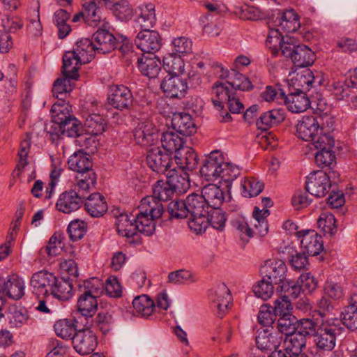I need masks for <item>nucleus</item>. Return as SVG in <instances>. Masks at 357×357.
<instances>
[{
  "label": "nucleus",
  "instance_id": "nucleus-1",
  "mask_svg": "<svg viewBox=\"0 0 357 357\" xmlns=\"http://www.w3.org/2000/svg\"><path fill=\"white\" fill-rule=\"evenodd\" d=\"M153 198L144 197L139 206V212L134 216L137 233L151 236L155 229V219L161 217L164 207L153 201Z\"/></svg>",
  "mask_w": 357,
  "mask_h": 357
},
{
  "label": "nucleus",
  "instance_id": "nucleus-2",
  "mask_svg": "<svg viewBox=\"0 0 357 357\" xmlns=\"http://www.w3.org/2000/svg\"><path fill=\"white\" fill-rule=\"evenodd\" d=\"M344 329L337 319L323 320L314 337L313 342L317 350L321 353L332 351L336 345V340Z\"/></svg>",
  "mask_w": 357,
  "mask_h": 357
},
{
  "label": "nucleus",
  "instance_id": "nucleus-3",
  "mask_svg": "<svg viewBox=\"0 0 357 357\" xmlns=\"http://www.w3.org/2000/svg\"><path fill=\"white\" fill-rule=\"evenodd\" d=\"M69 168L78 173L76 176L77 186L81 189H94L96 174L92 169L89 155L82 152L75 153L68 161Z\"/></svg>",
  "mask_w": 357,
  "mask_h": 357
},
{
  "label": "nucleus",
  "instance_id": "nucleus-4",
  "mask_svg": "<svg viewBox=\"0 0 357 357\" xmlns=\"http://www.w3.org/2000/svg\"><path fill=\"white\" fill-rule=\"evenodd\" d=\"M296 127L298 137L304 141L311 142L312 146L317 144L320 146V144H324V142H328L329 144L333 143V137L329 133H323L324 128L320 127L314 116H303L298 121Z\"/></svg>",
  "mask_w": 357,
  "mask_h": 357
},
{
  "label": "nucleus",
  "instance_id": "nucleus-5",
  "mask_svg": "<svg viewBox=\"0 0 357 357\" xmlns=\"http://www.w3.org/2000/svg\"><path fill=\"white\" fill-rule=\"evenodd\" d=\"M91 190H82L76 183L73 190L65 191L60 195L56 204L57 210L67 214L77 211L82 206L86 195Z\"/></svg>",
  "mask_w": 357,
  "mask_h": 357
},
{
  "label": "nucleus",
  "instance_id": "nucleus-6",
  "mask_svg": "<svg viewBox=\"0 0 357 357\" xmlns=\"http://www.w3.org/2000/svg\"><path fill=\"white\" fill-rule=\"evenodd\" d=\"M306 346V339L297 333L282 336L280 349L273 351L268 357H307L302 349Z\"/></svg>",
  "mask_w": 357,
  "mask_h": 357
},
{
  "label": "nucleus",
  "instance_id": "nucleus-7",
  "mask_svg": "<svg viewBox=\"0 0 357 357\" xmlns=\"http://www.w3.org/2000/svg\"><path fill=\"white\" fill-rule=\"evenodd\" d=\"M97 298L88 294H81L77 301V309L79 315L75 319L77 324L84 327L93 326V317L98 309Z\"/></svg>",
  "mask_w": 357,
  "mask_h": 357
},
{
  "label": "nucleus",
  "instance_id": "nucleus-8",
  "mask_svg": "<svg viewBox=\"0 0 357 357\" xmlns=\"http://www.w3.org/2000/svg\"><path fill=\"white\" fill-rule=\"evenodd\" d=\"M78 329L73 337V344L75 350L80 355H89L96 348L97 337L91 330V327H84Z\"/></svg>",
  "mask_w": 357,
  "mask_h": 357
},
{
  "label": "nucleus",
  "instance_id": "nucleus-9",
  "mask_svg": "<svg viewBox=\"0 0 357 357\" xmlns=\"http://www.w3.org/2000/svg\"><path fill=\"white\" fill-rule=\"evenodd\" d=\"M332 186L331 176L323 171H316L310 174L305 182L306 190L317 197H324Z\"/></svg>",
  "mask_w": 357,
  "mask_h": 357
},
{
  "label": "nucleus",
  "instance_id": "nucleus-10",
  "mask_svg": "<svg viewBox=\"0 0 357 357\" xmlns=\"http://www.w3.org/2000/svg\"><path fill=\"white\" fill-rule=\"evenodd\" d=\"M133 137L137 144L142 146L153 145L158 139V130L149 119H143L137 123L133 130Z\"/></svg>",
  "mask_w": 357,
  "mask_h": 357
},
{
  "label": "nucleus",
  "instance_id": "nucleus-11",
  "mask_svg": "<svg viewBox=\"0 0 357 357\" xmlns=\"http://www.w3.org/2000/svg\"><path fill=\"white\" fill-rule=\"evenodd\" d=\"M211 307L216 310V314L222 317L227 310L229 303L231 299L230 291L224 283H220L212 288L208 294Z\"/></svg>",
  "mask_w": 357,
  "mask_h": 357
},
{
  "label": "nucleus",
  "instance_id": "nucleus-12",
  "mask_svg": "<svg viewBox=\"0 0 357 357\" xmlns=\"http://www.w3.org/2000/svg\"><path fill=\"white\" fill-rule=\"evenodd\" d=\"M135 43L141 51L154 54L162 46V38L156 31L141 30L136 36Z\"/></svg>",
  "mask_w": 357,
  "mask_h": 357
},
{
  "label": "nucleus",
  "instance_id": "nucleus-13",
  "mask_svg": "<svg viewBox=\"0 0 357 357\" xmlns=\"http://www.w3.org/2000/svg\"><path fill=\"white\" fill-rule=\"evenodd\" d=\"M256 345L259 349L271 354L280 349L282 342V335L278 331H275L274 327L259 331L255 337Z\"/></svg>",
  "mask_w": 357,
  "mask_h": 357
},
{
  "label": "nucleus",
  "instance_id": "nucleus-14",
  "mask_svg": "<svg viewBox=\"0 0 357 357\" xmlns=\"http://www.w3.org/2000/svg\"><path fill=\"white\" fill-rule=\"evenodd\" d=\"M148 166L158 174H167L173 164L171 155L159 147L150 149L146 155Z\"/></svg>",
  "mask_w": 357,
  "mask_h": 357
},
{
  "label": "nucleus",
  "instance_id": "nucleus-15",
  "mask_svg": "<svg viewBox=\"0 0 357 357\" xmlns=\"http://www.w3.org/2000/svg\"><path fill=\"white\" fill-rule=\"evenodd\" d=\"M107 101L114 108L123 110L128 109L132 105L133 96L127 86L113 85L109 88Z\"/></svg>",
  "mask_w": 357,
  "mask_h": 357
},
{
  "label": "nucleus",
  "instance_id": "nucleus-16",
  "mask_svg": "<svg viewBox=\"0 0 357 357\" xmlns=\"http://www.w3.org/2000/svg\"><path fill=\"white\" fill-rule=\"evenodd\" d=\"M301 246L305 253L317 256L324 249L322 238L314 230H301L297 232Z\"/></svg>",
  "mask_w": 357,
  "mask_h": 357
},
{
  "label": "nucleus",
  "instance_id": "nucleus-17",
  "mask_svg": "<svg viewBox=\"0 0 357 357\" xmlns=\"http://www.w3.org/2000/svg\"><path fill=\"white\" fill-rule=\"evenodd\" d=\"M281 100L293 113H300L307 110L311 105L308 95L301 89H296L288 95L280 91Z\"/></svg>",
  "mask_w": 357,
  "mask_h": 357
},
{
  "label": "nucleus",
  "instance_id": "nucleus-18",
  "mask_svg": "<svg viewBox=\"0 0 357 357\" xmlns=\"http://www.w3.org/2000/svg\"><path fill=\"white\" fill-rule=\"evenodd\" d=\"M54 275L46 271H41L33 274L30 280L32 292L38 297L50 295Z\"/></svg>",
  "mask_w": 357,
  "mask_h": 357
},
{
  "label": "nucleus",
  "instance_id": "nucleus-19",
  "mask_svg": "<svg viewBox=\"0 0 357 357\" xmlns=\"http://www.w3.org/2000/svg\"><path fill=\"white\" fill-rule=\"evenodd\" d=\"M53 131L51 132L52 141H56L62 137H77L81 135L82 124L75 117L65 119L61 123L52 126Z\"/></svg>",
  "mask_w": 357,
  "mask_h": 357
},
{
  "label": "nucleus",
  "instance_id": "nucleus-20",
  "mask_svg": "<svg viewBox=\"0 0 357 357\" xmlns=\"http://www.w3.org/2000/svg\"><path fill=\"white\" fill-rule=\"evenodd\" d=\"M160 87L167 97L178 99L185 96L188 89L186 80L176 75L166 76Z\"/></svg>",
  "mask_w": 357,
  "mask_h": 357
},
{
  "label": "nucleus",
  "instance_id": "nucleus-21",
  "mask_svg": "<svg viewBox=\"0 0 357 357\" xmlns=\"http://www.w3.org/2000/svg\"><path fill=\"white\" fill-rule=\"evenodd\" d=\"M224 155L219 151H212L204 160L200 173L208 181L219 179L221 164L223 162Z\"/></svg>",
  "mask_w": 357,
  "mask_h": 357
},
{
  "label": "nucleus",
  "instance_id": "nucleus-22",
  "mask_svg": "<svg viewBox=\"0 0 357 357\" xmlns=\"http://www.w3.org/2000/svg\"><path fill=\"white\" fill-rule=\"evenodd\" d=\"M92 39L98 54H109L116 48V38L107 30H97L93 33Z\"/></svg>",
  "mask_w": 357,
  "mask_h": 357
},
{
  "label": "nucleus",
  "instance_id": "nucleus-23",
  "mask_svg": "<svg viewBox=\"0 0 357 357\" xmlns=\"http://www.w3.org/2000/svg\"><path fill=\"white\" fill-rule=\"evenodd\" d=\"M262 271L265 273L264 277L278 284L284 282L287 266L282 260L270 259L265 261Z\"/></svg>",
  "mask_w": 357,
  "mask_h": 357
},
{
  "label": "nucleus",
  "instance_id": "nucleus-24",
  "mask_svg": "<svg viewBox=\"0 0 357 357\" xmlns=\"http://www.w3.org/2000/svg\"><path fill=\"white\" fill-rule=\"evenodd\" d=\"M115 224L119 235L126 237L130 243L136 241L137 227L133 215L132 219H130L128 214L121 213L116 215Z\"/></svg>",
  "mask_w": 357,
  "mask_h": 357
},
{
  "label": "nucleus",
  "instance_id": "nucleus-25",
  "mask_svg": "<svg viewBox=\"0 0 357 357\" xmlns=\"http://www.w3.org/2000/svg\"><path fill=\"white\" fill-rule=\"evenodd\" d=\"M0 284V294L14 300L21 298L24 294V282L17 276L9 277L7 280L1 278Z\"/></svg>",
  "mask_w": 357,
  "mask_h": 357
},
{
  "label": "nucleus",
  "instance_id": "nucleus-26",
  "mask_svg": "<svg viewBox=\"0 0 357 357\" xmlns=\"http://www.w3.org/2000/svg\"><path fill=\"white\" fill-rule=\"evenodd\" d=\"M218 68L220 69L221 74L220 75V77L221 78L227 79L226 82L229 84L233 91H248L252 89V85L246 76L237 72L235 70L229 71L221 66H218Z\"/></svg>",
  "mask_w": 357,
  "mask_h": 357
},
{
  "label": "nucleus",
  "instance_id": "nucleus-27",
  "mask_svg": "<svg viewBox=\"0 0 357 357\" xmlns=\"http://www.w3.org/2000/svg\"><path fill=\"white\" fill-rule=\"evenodd\" d=\"M212 96L215 107L221 111L225 107V104L235 96V92L227 82H216L212 87Z\"/></svg>",
  "mask_w": 357,
  "mask_h": 357
},
{
  "label": "nucleus",
  "instance_id": "nucleus-28",
  "mask_svg": "<svg viewBox=\"0 0 357 357\" xmlns=\"http://www.w3.org/2000/svg\"><path fill=\"white\" fill-rule=\"evenodd\" d=\"M86 212L93 218L102 216L107 211V204L103 195L99 192L92 193L84 199Z\"/></svg>",
  "mask_w": 357,
  "mask_h": 357
},
{
  "label": "nucleus",
  "instance_id": "nucleus-29",
  "mask_svg": "<svg viewBox=\"0 0 357 357\" xmlns=\"http://www.w3.org/2000/svg\"><path fill=\"white\" fill-rule=\"evenodd\" d=\"M173 128L184 136H190L196 132L197 128L192 116L187 113L174 114L172 120Z\"/></svg>",
  "mask_w": 357,
  "mask_h": 357
},
{
  "label": "nucleus",
  "instance_id": "nucleus-30",
  "mask_svg": "<svg viewBox=\"0 0 357 357\" xmlns=\"http://www.w3.org/2000/svg\"><path fill=\"white\" fill-rule=\"evenodd\" d=\"M179 168L192 171L198 164V157L195 150L189 146H183L174 155Z\"/></svg>",
  "mask_w": 357,
  "mask_h": 357
},
{
  "label": "nucleus",
  "instance_id": "nucleus-31",
  "mask_svg": "<svg viewBox=\"0 0 357 357\" xmlns=\"http://www.w3.org/2000/svg\"><path fill=\"white\" fill-rule=\"evenodd\" d=\"M166 177L176 192H185L190 187L189 174L184 169H176L175 167L170 169L167 171Z\"/></svg>",
  "mask_w": 357,
  "mask_h": 357
},
{
  "label": "nucleus",
  "instance_id": "nucleus-32",
  "mask_svg": "<svg viewBox=\"0 0 357 357\" xmlns=\"http://www.w3.org/2000/svg\"><path fill=\"white\" fill-rule=\"evenodd\" d=\"M328 143V142L326 143L324 142V144H320V146H317V144L313 145L315 149H319L315 153L314 158L317 165L320 167H331L336 162L335 153L331 150L335 145L334 138L333 137L331 144Z\"/></svg>",
  "mask_w": 357,
  "mask_h": 357
},
{
  "label": "nucleus",
  "instance_id": "nucleus-33",
  "mask_svg": "<svg viewBox=\"0 0 357 357\" xmlns=\"http://www.w3.org/2000/svg\"><path fill=\"white\" fill-rule=\"evenodd\" d=\"M50 294L60 301H66L70 300L73 296V284L70 278H58L54 275V281L52 284Z\"/></svg>",
  "mask_w": 357,
  "mask_h": 357
},
{
  "label": "nucleus",
  "instance_id": "nucleus-34",
  "mask_svg": "<svg viewBox=\"0 0 357 357\" xmlns=\"http://www.w3.org/2000/svg\"><path fill=\"white\" fill-rule=\"evenodd\" d=\"M84 63L82 62L73 51H68L63 56V76L77 79L79 77V69Z\"/></svg>",
  "mask_w": 357,
  "mask_h": 357
},
{
  "label": "nucleus",
  "instance_id": "nucleus-35",
  "mask_svg": "<svg viewBox=\"0 0 357 357\" xmlns=\"http://www.w3.org/2000/svg\"><path fill=\"white\" fill-rule=\"evenodd\" d=\"M151 55V56L143 55L141 59H139L138 68L144 75L149 78H155L161 70V61L155 55Z\"/></svg>",
  "mask_w": 357,
  "mask_h": 357
},
{
  "label": "nucleus",
  "instance_id": "nucleus-36",
  "mask_svg": "<svg viewBox=\"0 0 357 357\" xmlns=\"http://www.w3.org/2000/svg\"><path fill=\"white\" fill-rule=\"evenodd\" d=\"M139 13L135 19L137 26L142 30L150 29L156 21L155 6L152 3L144 4L139 7Z\"/></svg>",
  "mask_w": 357,
  "mask_h": 357
},
{
  "label": "nucleus",
  "instance_id": "nucleus-37",
  "mask_svg": "<svg viewBox=\"0 0 357 357\" xmlns=\"http://www.w3.org/2000/svg\"><path fill=\"white\" fill-rule=\"evenodd\" d=\"M176 191L168 181L159 180L153 186V195L146 197L153 198V201L163 206L161 202L170 199Z\"/></svg>",
  "mask_w": 357,
  "mask_h": 357
},
{
  "label": "nucleus",
  "instance_id": "nucleus-38",
  "mask_svg": "<svg viewBox=\"0 0 357 357\" xmlns=\"http://www.w3.org/2000/svg\"><path fill=\"white\" fill-rule=\"evenodd\" d=\"M276 22L278 27L287 33L295 32L301 26L299 17L292 9L284 11Z\"/></svg>",
  "mask_w": 357,
  "mask_h": 357
},
{
  "label": "nucleus",
  "instance_id": "nucleus-39",
  "mask_svg": "<svg viewBox=\"0 0 357 357\" xmlns=\"http://www.w3.org/2000/svg\"><path fill=\"white\" fill-rule=\"evenodd\" d=\"M201 195L205 199L208 208L219 207L225 199L223 191L215 184L205 185L202 190Z\"/></svg>",
  "mask_w": 357,
  "mask_h": 357
},
{
  "label": "nucleus",
  "instance_id": "nucleus-40",
  "mask_svg": "<svg viewBox=\"0 0 357 357\" xmlns=\"http://www.w3.org/2000/svg\"><path fill=\"white\" fill-rule=\"evenodd\" d=\"M291 59L297 67H307L314 63L315 55L307 45H298Z\"/></svg>",
  "mask_w": 357,
  "mask_h": 357
},
{
  "label": "nucleus",
  "instance_id": "nucleus-41",
  "mask_svg": "<svg viewBox=\"0 0 357 357\" xmlns=\"http://www.w3.org/2000/svg\"><path fill=\"white\" fill-rule=\"evenodd\" d=\"M73 51L84 63L90 62L97 53L93 40L87 38L77 40Z\"/></svg>",
  "mask_w": 357,
  "mask_h": 357
},
{
  "label": "nucleus",
  "instance_id": "nucleus-42",
  "mask_svg": "<svg viewBox=\"0 0 357 357\" xmlns=\"http://www.w3.org/2000/svg\"><path fill=\"white\" fill-rule=\"evenodd\" d=\"M133 314L142 317L150 316L155 307L153 300L147 295L137 296L132 301Z\"/></svg>",
  "mask_w": 357,
  "mask_h": 357
},
{
  "label": "nucleus",
  "instance_id": "nucleus-43",
  "mask_svg": "<svg viewBox=\"0 0 357 357\" xmlns=\"http://www.w3.org/2000/svg\"><path fill=\"white\" fill-rule=\"evenodd\" d=\"M162 148L166 151V153H176L183 148L184 141L178 133L172 131H166L162 133L160 139Z\"/></svg>",
  "mask_w": 357,
  "mask_h": 357
},
{
  "label": "nucleus",
  "instance_id": "nucleus-44",
  "mask_svg": "<svg viewBox=\"0 0 357 357\" xmlns=\"http://www.w3.org/2000/svg\"><path fill=\"white\" fill-rule=\"evenodd\" d=\"M71 112V106L69 103L62 98H59L51 108L52 119L54 126L61 123L65 119L71 117L73 116Z\"/></svg>",
  "mask_w": 357,
  "mask_h": 357
},
{
  "label": "nucleus",
  "instance_id": "nucleus-45",
  "mask_svg": "<svg viewBox=\"0 0 357 357\" xmlns=\"http://www.w3.org/2000/svg\"><path fill=\"white\" fill-rule=\"evenodd\" d=\"M185 202L190 215L206 214L209 209L202 195L192 193L185 198Z\"/></svg>",
  "mask_w": 357,
  "mask_h": 357
},
{
  "label": "nucleus",
  "instance_id": "nucleus-46",
  "mask_svg": "<svg viewBox=\"0 0 357 357\" xmlns=\"http://www.w3.org/2000/svg\"><path fill=\"white\" fill-rule=\"evenodd\" d=\"M163 68L168 73L167 76H179L184 72V61L180 55L168 54L163 57Z\"/></svg>",
  "mask_w": 357,
  "mask_h": 357
},
{
  "label": "nucleus",
  "instance_id": "nucleus-47",
  "mask_svg": "<svg viewBox=\"0 0 357 357\" xmlns=\"http://www.w3.org/2000/svg\"><path fill=\"white\" fill-rule=\"evenodd\" d=\"M284 112L283 109H272L264 113L257 121V126L261 130L278 124L284 120Z\"/></svg>",
  "mask_w": 357,
  "mask_h": 357
},
{
  "label": "nucleus",
  "instance_id": "nucleus-48",
  "mask_svg": "<svg viewBox=\"0 0 357 357\" xmlns=\"http://www.w3.org/2000/svg\"><path fill=\"white\" fill-rule=\"evenodd\" d=\"M96 0L85 1L82 3L84 20L89 25L96 26L101 20L100 10Z\"/></svg>",
  "mask_w": 357,
  "mask_h": 357
},
{
  "label": "nucleus",
  "instance_id": "nucleus-49",
  "mask_svg": "<svg viewBox=\"0 0 357 357\" xmlns=\"http://www.w3.org/2000/svg\"><path fill=\"white\" fill-rule=\"evenodd\" d=\"M297 323V318L292 314L282 316L278 319L275 331H278L283 337L290 335L296 333Z\"/></svg>",
  "mask_w": 357,
  "mask_h": 357
},
{
  "label": "nucleus",
  "instance_id": "nucleus-50",
  "mask_svg": "<svg viewBox=\"0 0 357 357\" xmlns=\"http://www.w3.org/2000/svg\"><path fill=\"white\" fill-rule=\"evenodd\" d=\"M84 127L89 134L98 135L105 131L106 123L100 114H91L84 121Z\"/></svg>",
  "mask_w": 357,
  "mask_h": 357
},
{
  "label": "nucleus",
  "instance_id": "nucleus-51",
  "mask_svg": "<svg viewBox=\"0 0 357 357\" xmlns=\"http://www.w3.org/2000/svg\"><path fill=\"white\" fill-rule=\"evenodd\" d=\"M64 235L63 233L55 232L50 238L47 245L40 249V254L47 253L50 257H54L60 253V250L64 246Z\"/></svg>",
  "mask_w": 357,
  "mask_h": 357
},
{
  "label": "nucleus",
  "instance_id": "nucleus-52",
  "mask_svg": "<svg viewBox=\"0 0 357 357\" xmlns=\"http://www.w3.org/2000/svg\"><path fill=\"white\" fill-rule=\"evenodd\" d=\"M241 193L245 197H252L259 195L263 188L264 183L255 178H245L241 181Z\"/></svg>",
  "mask_w": 357,
  "mask_h": 357
},
{
  "label": "nucleus",
  "instance_id": "nucleus-53",
  "mask_svg": "<svg viewBox=\"0 0 357 357\" xmlns=\"http://www.w3.org/2000/svg\"><path fill=\"white\" fill-rule=\"evenodd\" d=\"M8 319L12 327L19 328L26 324L29 316L27 310L24 307L11 306L8 309Z\"/></svg>",
  "mask_w": 357,
  "mask_h": 357
},
{
  "label": "nucleus",
  "instance_id": "nucleus-54",
  "mask_svg": "<svg viewBox=\"0 0 357 357\" xmlns=\"http://www.w3.org/2000/svg\"><path fill=\"white\" fill-rule=\"evenodd\" d=\"M206 217L208 225L217 230L222 231L225 229L227 218L225 213L219 207L210 208L207 212Z\"/></svg>",
  "mask_w": 357,
  "mask_h": 357
},
{
  "label": "nucleus",
  "instance_id": "nucleus-55",
  "mask_svg": "<svg viewBox=\"0 0 357 357\" xmlns=\"http://www.w3.org/2000/svg\"><path fill=\"white\" fill-rule=\"evenodd\" d=\"M233 228L238 232L240 238L244 242L253 236L254 231L249 227L245 218L243 216H237L231 221Z\"/></svg>",
  "mask_w": 357,
  "mask_h": 357
},
{
  "label": "nucleus",
  "instance_id": "nucleus-56",
  "mask_svg": "<svg viewBox=\"0 0 357 357\" xmlns=\"http://www.w3.org/2000/svg\"><path fill=\"white\" fill-rule=\"evenodd\" d=\"M336 220L334 215L329 212H323L317 220V225L325 234L333 236L337 232Z\"/></svg>",
  "mask_w": 357,
  "mask_h": 357
},
{
  "label": "nucleus",
  "instance_id": "nucleus-57",
  "mask_svg": "<svg viewBox=\"0 0 357 357\" xmlns=\"http://www.w3.org/2000/svg\"><path fill=\"white\" fill-rule=\"evenodd\" d=\"M78 326H75L72 321L60 320L54 324V331L57 336L68 340H73L74 334L77 332Z\"/></svg>",
  "mask_w": 357,
  "mask_h": 357
},
{
  "label": "nucleus",
  "instance_id": "nucleus-58",
  "mask_svg": "<svg viewBox=\"0 0 357 357\" xmlns=\"http://www.w3.org/2000/svg\"><path fill=\"white\" fill-rule=\"evenodd\" d=\"M319 325L312 319L303 318L298 319L296 333L305 338L306 337H314L319 329Z\"/></svg>",
  "mask_w": 357,
  "mask_h": 357
},
{
  "label": "nucleus",
  "instance_id": "nucleus-59",
  "mask_svg": "<svg viewBox=\"0 0 357 357\" xmlns=\"http://www.w3.org/2000/svg\"><path fill=\"white\" fill-rule=\"evenodd\" d=\"M195 281V275L190 271L185 269L172 271L168 275V282L174 284H190Z\"/></svg>",
  "mask_w": 357,
  "mask_h": 357
},
{
  "label": "nucleus",
  "instance_id": "nucleus-60",
  "mask_svg": "<svg viewBox=\"0 0 357 357\" xmlns=\"http://www.w3.org/2000/svg\"><path fill=\"white\" fill-rule=\"evenodd\" d=\"M271 281L264 277L252 287V291L256 296L263 300H267L273 294V284Z\"/></svg>",
  "mask_w": 357,
  "mask_h": 357
},
{
  "label": "nucleus",
  "instance_id": "nucleus-61",
  "mask_svg": "<svg viewBox=\"0 0 357 357\" xmlns=\"http://www.w3.org/2000/svg\"><path fill=\"white\" fill-rule=\"evenodd\" d=\"M110 8L115 16L121 21L128 20L133 14L132 8L126 0L117 1Z\"/></svg>",
  "mask_w": 357,
  "mask_h": 357
},
{
  "label": "nucleus",
  "instance_id": "nucleus-62",
  "mask_svg": "<svg viewBox=\"0 0 357 357\" xmlns=\"http://www.w3.org/2000/svg\"><path fill=\"white\" fill-rule=\"evenodd\" d=\"M219 178L226 183H230L235 180L240 174V169L231 162L223 160L221 164Z\"/></svg>",
  "mask_w": 357,
  "mask_h": 357
},
{
  "label": "nucleus",
  "instance_id": "nucleus-63",
  "mask_svg": "<svg viewBox=\"0 0 357 357\" xmlns=\"http://www.w3.org/2000/svg\"><path fill=\"white\" fill-rule=\"evenodd\" d=\"M167 211L171 218L183 219L189 214L185 202L174 200L168 204Z\"/></svg>",
  "mask_w": 357,
  "mask_h": 357
},
{
  "label": "nucleus",
  "instance_id": "nucleus-64",
  "mask_svg": "<svg viewBox=\"0 0 357 357\" xmlns=\"http://www.w3.org/2000/svg\"><path fill=\"white\" fill-rule=\"evenodd\" d=\"M351 86L346 80L334 82L331 85V91L337 100H346L351 93Z\"/></svg>",
  "mask_w": 357,
  "mask_h": 357
}]
</instances>
